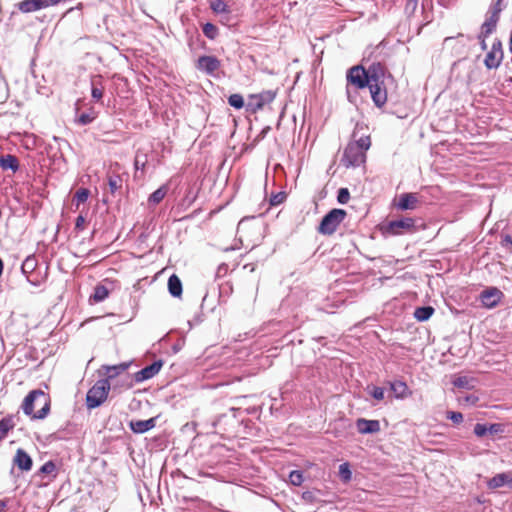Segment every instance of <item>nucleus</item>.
<instances>
[{
  "label": "nucleus",
  "instance_id": "obj_34",
  "mask_svg": "<svg viewBox=\"0 0 512 512\" xmlns=\"http://www.w3.org/2000/svg\"><path fill=\"white\" fill-rule=\"evenodd\" d=\"M453 385L458 388L470 389L473 386L471 385V379L466 376H459L453 380Z\"/></svg>",
  "mask_w": 512,
  "mask_h": 512
},
{
  "label": "nucleus",
  "instance_id": "obj_51",
  "mask_svg": "<svg viewBox=\"0 0 512 512\" xmlns=\"http://www.w3.org/2000/svg\"><path fill=\"white\" fill-rule=\"evenodd\" d=\"M479 38L481 39V47H482V49L485 50L487 48V45H486V42H485V38L486 37H480L479 36Z\"/></svg>",
  "mask_w": 512,
  "mask_h": 512
},
{
  "label": "nucleus",
  "instance_id": "obj_1",
  "mask_svg": "<svg viewBox=\"0 0 512 512\" xmlns=\"http://www.w3.org/2000/svg\"><path fill=\"white\" fill-rule=\"evenodd\" d=\"M51 404L52 400L48 393L34 389L25 396L21 408L31 420H43L49 415Z\"/></svg>",
  "mask_w": 512,
  "mask_h": 512
},
{
  "label": "nucleus",
  "instance_id": "obj_29",
  "mask_svg": "<svg viewBox=\"0 0 512 512\" xmlns=\"http://www.w3.org/2000/svg\"><path fill=\"white\" fill-rule=\"evenodd\" d=\"M167 193V187L161 186L149 196V203L158 204L160 203Z\"/></svg>",
  "mask_w": 512,
  "mask_h": 512
},
{
  "label": "nucleus",
  "instance_id": "obj_19",
  "mask_svg": "<svg viewBox=\"0 0 512 512\" xmlns=\"http://www.w3.org/2000/svg\"><path fill=\"white\" fill-rule=\"evenodd\" d=\"M390 388L398 399H405L412 395V391L404 381H394L390 383Z\"/></svg>",
  "mask_w": 512,
  "mask_h": 512
},
{
  "label": "nucleus",
  "instance_id": "obj_39",
  "mask_svg": "<svg viewBox=\"0 0 512 512\" xmlns=\"http://www.w3.org/2000/svg\"><path fill=\"white\" fill-rule=\"evenodd\" d=\"M350 199V193L347 188H340L338 191L337 200L341 204H346Z\"/></svg>",
  "mask_w": 512,
  "mask_h": 512
},
{
  "label": "nucleus",
  "instance_id": "obj_11",
  "mask_svg": "<svg viewBox=\"0 0 512 512\" xmlns=\"http://www.w3.org/2000/svg\"><path fill=\"white\" fill-rule=\"evenodd\" d=\"M503 59L502 44L500 41L493 43L491 50L487 53L484 64L488 69L497 68Z\"/></svg>",
  "mask_w": 512,
  "mask_h": 512
},
{
  "label": "nucleus",
  "instance_id": "obj_45",
  "mask_svg": "<svg viewBox=\"0 0 512 512\" xmlns=\"http://www.w3.org/2000/svg\"><path fill=\"white\" fill-rule=\"evenodd\" d=\"M488 432L491 433V434L503 433L504 432V426L502 424H499V423L491 424L488 427Z\"/></svg>",
  "mask_w": 512,
  "mask_h": 512
},
{
  "label": "nucleus",
  "instance_id": "obj_21",
  "mask_svg": "<svg viewBox=\"0 0 512 512\" xmlns=\"http://www.w3.org/2000/svg\"><path fill=\"white\" fill-rule=\"evenodd\" d=\"M510 474L509 473H499L492 477L487 485L489 489H497L504 485L509 487Z\"/></svg>",
  "mask_w": 512,
  "mask_h": 512
},
{
  "label": "nucleus",
  "instance_id": "obj_5",
  "mask_svg": "<svg viewBox=\"0 0 512 512\" xmlns=\"http://www.w3.org/2000/svg\"><path fill=\"white\" fill-rule=\"evenodd\" d=\"M347 213L343 209H332L321 220L318 232L322 235H332L345 219Z\"/></svg>",
  "mask_w": 512,
  "mask_h": 512
},
{
  "label": "nucleus",
  "instance_id": "obj_33",
  "mask_svg": "<svg viewBox=\"0 0 512 512\" xmlns=\"http://www.w3.org/2000/svg\"><path fill=\"white\" fill-rule=\"evenodd\" d=\"M90 195V191L87 188H80L74 194L73 200L77 202L76 206L78 207L80 203H84L87 201Z\"/></svg>",
  "mask_w": 512,
  "mask_h": 512
},
{
  "label": "nucleus",
  "instance_id": "obj_40",
  "mask_svg": "<svg viewBox=\"0 0 512 512\" xmlns=\"http://www.w3.org/2000/svg\"><path fill=\"white\" fill-rule=\"evenodd\" d=\"M447 418L456 424H460L463 421V415L460 412L449 411L447 412Z\"/></svg>",
  "mask_w": 512,
  "mask_h": 512
},
{
  "label": "nucleus",
  "instance_id": "obj_31",
  "mask_svg": "<svg viewBox=\"0 0 512 512\" xmlns=\"http://www.w3.org/2000/svg\"><path fill=\"white\" fill-rule=\"evenodd\" d=\"M203 34L213 40L218 35V28L212 23H205L202 27Z\"/></svg>",
  "mask_w": 512,
  "mask_h": 512
},
{
  "label": "nucleus",
  "instance_id": "obj_13",
  "mask_svg": "<svg viewBox=\"0 0 512 512\" xmlns=\"http://www.w3.org/2000/svg\"><path fill=\"white\" fill-rule=\"evenodd\" d=\"M418 198L415 193H403L399 196L397 202L394 203V206L401 211L404 210H414L418 205Z\"/></svg>",
  "mask_w": 512,
  "mask_h": 512
},
{
  "label": "nucleus",
  "instance_id": "obj_12",
  "mask_svg": "<svg viewBox=\"0 0 512 512\" xmlns=\"http://www.w3.org/2000/svg\"><path fill=\"white\" fill-rule=\"evenodd\" d=\"M119 169L120 165L115 163L107 172V184L112 195H115L123 186V179L119 174Z\"/></svg>",
  "mask_w": 512,
  "mask_h": 512
},
{
  "label": "nucleus",
  "instance_id": "obj_7",
  "mask_svg": "<svg viewBox=\"0 0 512 512\" xmlns=\"http://www.w3.org/2000/svg\"><path fill=\"white\" fill-rule=\"evenodd\" d=\"M346 80L347 86H353L357 90L369 88V78L366 69L362 65H355L349 68Z\"/></svg>",
  "mask_w": 512,
  "mask_h": 512
},
{
  "label": "nucleus",
  "instance_id": "obj_17",
  "mask_svg": "<svg viewBox=\"0 0 512 512\" xmlns=\"http://www.w3.org/2000/svg\"><path fill=\"white\" fill-rule=\"evenodd\" d=\"M129 426L134 433H145L155 427V418L148 420H132Z\"/></svg>",
  "mask_w": 512,
  "mask_h": 512
},
{
  "label": "nucleus",
  "instance_id": "obj_27",
  "mask_svg": "<svg viewBox=\"0 0 512 512\" xmlns=\"http://www.w3.org/2000/svg\"><path fill=\"white\" fill-rule=\"evenodd\" d=\"M109 295V290L104 285H97L94 289V293L91 296V300L94 302H101L105 300Z\"/></svg>",
  "mask_w": 512,
  "mask_h": 512
},
{
  "label": "nucleus",
  "instance_id": "obj_37",
  "mask_svg": "<svg viewBox=\"0 0 512 512\" xmlns=\"http://www.w3.org/2000/svg\"><path fill=\"white\" fill-rule=\"evenodd\" d=\"M303 473L298 470H294L289 474V481L294 486H300L303 483Z\"/></svg>",
  "mask_w": 512,
  "mask_h": 512
},
{
  "label": "nucleus",
  "instance_id": "obj_28",
  "mask_svg": "<svg viewBox=\"0 0 512 512\" xmlns=\"http://www.w3.org/2000/svg\"><path fill=\"white\" fill-rule=\"evenodd\" d=\"M97 114L94 110H90L87 113H81L75 119V122L79 125H87L95 120Z\"/></svg>",
  "mask_w": 512,
  "mask_h": 512
},
{
  "label": "nucleus",
  "instance_id": "obj_4",
  "mask_svg": "<svg viewBox=\"0 0 512 512\" xmlns=\"http://www.w3.org/2000/svg\"><path fill=\"white\" fill-rule=\"evenodd\" d=\"M110 391V382L108 379L98 380L87 392L86 406L88 409H94L103 404Z\"/></svg>",
  "mask_w": 512,
  "mask_h": 512
},
{
  "label": "nucleus",
  "instance_id": "obj_3",
  "mask_svg": "<svg viewBox=\"0 0 512 512\" xmlns=\"http://www.w3.org/2000/svg\"><path fill=\"white\" fill-rule=\"evenodd\" d=\"M371 147L370 135L361 136L350 141L344 149L342 164L349 167H358L366 162V152Z\"/></svg>",
  "mask_w": 512,
  "mask_h": 512
},
{
  "label": "nucleus",
  "instance_id": "obj_52",
  "mask_svg": "<svg viewBox=\"0 0 512 512\" xmlns=\"http://www.w3.org/2000/svg\"><path fill=\"white\" fill-rule=\"evenodd\" d=\"M2 272H3V261L0 258V276L2 275Z\"/></svg>",
  "mask_w": 512,
  "mask_h": 512
},
{
  "label": "nucleus",
  "instance_id": "obj_44",
  "mask_svg": "<svg viewBox=\"0 0 512 512\" xmlns=\"http://www.w3.org/2000/svg\"><path fill=\"white\" fill-rule=\"evenodd\" d=\"M85 228H86V219L84 216L79 215L76 218L75 229L78 231H83Z\"/></svg>",
  "mask_w": 512,
  "mask_h": 512
},
{
  "label": "nucleus",
  "instance_id": "obj_24",
  "mask_svg": "<svg viewBox=\"0 0 512 512\" xmlns=\"http://www.w3.org/2000/svg\"><path fill=\"white\" fill-rule=\"evenodd\" d=\"M92 98L96 101L102 99L104 94V87L101 83V77L98 76L92 80V89H91Z\"/></svg>",
  "mask_w": 512,
  "mask_h": 512
},
{
  "label": "nucleus",
  "instance_id": "obj_50",
  "mask_svg": "<svg viewBox=\"0 0 512 512\" xmlns=\"http://www.w3.org/2000/svg\"><path fill=\"white\" fill-rule=\"evenodd\" d=\"M7 508V502L4 500H0V512H5Z\"/></svg>",
  "mask_w": 512,
  "mask_h": 512
},
{
  "label": "nucleus",
  "instance_id": "obj_41",
  "mask_svg": "<svg viewBox=\"0 0 512 512\" xmlns=\"http://www.w3.org/2000/svg\"><path fill=\"white\" fill-rule=\"evenodd\" d=\"M474 433L478 437H483L488 433V427L484 424L477 423L474 426Z\"/></svg>",
  "mask_w": 512,
  "mask_h": 512
},
{
  "label": "nucleus",
  "instance_id": "obj_36",
  "mask_svg": "<svg viewBox=\"0 0 512 512\" xmlns=\"http://www.w3.org/2000/svg\"><path fill=\"white\" fill-rule=\"evenodd\" d=\"M287 198V194L283 191L281 192H278L276 194H272L270 199H269V203L271 206H278L280 204H282Z\"/></svg>",
  "mask_w": 512,
  "mask_h": 512
},
{
  "label": "nucleus",
  "instance_id": "obj_18",
  "mask_svg": "<svg viewBox=\"0 0 512 512\" xmlns=\"http://www.w3.org/2000/svg\"><path fill=\"white\" fill-rule=\"evenodd\" d=\"M499 20V10H494L490 17L482 24L480 37H487L491 34L497 25Z\"/></svg>",
  "mask_w": 512,
  "mask_h": 512
},
{
  "label": "nucleus",
  "instance_id": "obj_48",
  "mask_svg": "<svg viewBox=\"0 0 512 512\" xmlns=\"http://www.w3.org/2000/svg\"><path fill=\"white\" fill-rule=\"evenodd\" d=\"M134 166H135V168H136L137 170H138V169H142V170H143V169H144V167H145V162L140 163V162H139V160L136 158V159H135V162H134Z\"/></svg>",
  "mask_w": 512,
  "mask_h": 512
},
{
  "label": "nucleus",
  "instance_id": "obj_15",
  "mask_svg": "<svg viewBox=\"0 0 512 512\" xmlns=\"http://www.w3.org/2000/svg\"><path fill=\"white\" fill-rule=\"evenodd\" d=\"M13 464L21 471H29L32 468V459L26 451L19 448L13 458Z\"/></svg>",
  "mask_w": 512,
  "mask_h": 512
},
{
  "label": "nucleus",
  "instance_id": "obj_8",
  "mask_svg": "<svg viewBox=\"0 0 512 512\" xmlns=\"http://www.w3.org/2000/svg\"><path fill=\"white\" fill-rule=\"evenodd\" d=\"M416 231L415 220L411 217L393 220L384 227V232L389 235H401Z\"/></svg>",
  "mask_w": 512,
  "mask_h": 512
},
{
  "label": "nucleus",
  "instance_id": "obj_14",
  "mask_svg": "<svg viewBox=\"0 0 512 512\" xmlns=\"http://www.w3.org/2000/svg\"><path fill=\"white\" fill-rule=\"evenodd\" d=\"M356 427L360 434H374L380 431V422L378 420H367L359 418L356 420Z\"/></svg>",
  "mask_w": 512,
  "mask_h": 512
},
{
  "label": "nucleus",
  "instance_id": "obj_35",
  "mask_svg": "<svg viewBox=\"0 0 512 512\" xmlns=\"http://www.w3.org/2000/svg\"><path fill=\"white\" fill-rule=\"evenodd\" d=\"M339 476L344 482L351 480L352 473L348 463H343L339 466Z\"/></svg>",
  "mask_w": 512,
  "mask_h": 512
},
{
  "label": "nucleus",
  "instance_id": "obj_16",
  "mask_svg": "<svg viewBox=\"0 0 512 512\" xmlns=\"http://www.w3.org/2000/svg\"><path fill=\"white\" fill-rule=\"evenodd\" d=\"M162 368L161 361H155L136 373V381H143L154 377Z\"/></svg>",
  "mask_w": 512,
  "mask_h": 512
},
{
  "label": "nucleus",
  "instance_id": "obj_32",
  "mask_svg": "<svg viewBox=\"0 0 512 512\" xmlns=\"http://www.w3.org/2000/svg\"><path fill=\"white\" fill-rule=\"evenodd\" d=\"M228 103L230 106L236 108V109H241L244 107V99H243V96L241 94H231L228 98Z\"/></svg>",
  "mask_w": 512,
  "mask_h": 512
},
{
  "label": "nucleus",
  "instance_id": "obj_23",
  "mask_svg": "<svg viewBox=\"0 0 512 512\" xmlns=\"http://www.w3.org/2000/svg\"><path fill=\"white\" fill-rule=\"evenodd\" d=\"M168 290L173 297H181L182 295V282L180 278L173 274L168 279Z\"/></svg>",
  "mask_w": 512,
  "mask_h": 512
},
{
  "label": "nucleus",
  "instance_id": "obj_49",
  "mask_svg": "<svg viewBox=\"0 0 512 512\" xmlns=\"http://www.w3.org/2000/svg\"><path fill=\"white\" fill-rule=\"evenodd\" d=\"M269 130H270V127H269V126L265 127V128L260 132V134L258 135V138H264V137H265V135L269 132Z\"/></svg>",
  "mask_w": 512,
  "mask_h": 512
},
{
  "label": "nucleus",
  "instance_id": "obj_46",
  "mask_svg": "<svg viewBox=\"0 0 512 512\" xmlns=\"http://www.w3.org/2000/svg\"><path fill=\"white\" fill-rule=\"evenodd\" d=\"M503 247L512 251V237L510 235H505L501 241Z\"/></svg>",
  "mask_w": 512,
  "mask_h": 512
},
{
  "label": "nucleus",
  "instance_id": "obj_43",
  "mask_svg": "<svg viewBox=\"0 0 512 512\" xmlns=\"http://www.w3.org/2000/svg\"><path fill=\"white\" fill-rule=\"evenodd\" d=\"M40 470L42 473L52 474L56 470V465L52 461H48L41 467Z\"/></svg>",
  "mask_w": 512,
  "mask_h": 512
},
{
  "label": "nucleus",
  "instance_id": "obj_10",
  "mask_svg": "<svg viewBox=\"0 0 512 512\" xmlns=\"http://www.w3.org/2000/svg\"><path fill=\"white\" fill-rule=\"evenodd\" d=\"M504 294L501 290L496 287L488 288L481 292L480 300L484 307L494 308L503 298Z\"/></svg>",
  "mask_w": 512,
  "mask_h": 512
},
{
  "label": "nucleus",
  "instance_id": "obj_26",
  "mask_svg": "<svg viewBox=\"0 0 512 512\" xmlns=\"http://www.w3.org/2000/svg\"><path fill=\"white\" fill-rule=\"evenodd\" d=\"M211 10L216 13H229V7L224 0H209Z\"/></svg>",
  "mask_w": 512,
  "mask_h": 512
},
{
  "label": "nucleus",
  "instance_id": "obj_42",
  "mask_svg": "<svg viewBox=\"0 0 512 512\" xmlns=\"http://www.w3.org/2000/svg\"><path fill=\"white\" fill-rule=\"evenodd\" d=\"M371 395L376 400L381 401L384 399V389L381 387L374 386L371 390Z\"/></svg>",
  "mask_w": 512,
  "mask_h": 512
},
{
  "label": "nucleus",
  "instance_id": "obj_25",
  "mask_svg": "<svg viewBox=\"0 0 512 512\" xmlns=\"http://www.w3.org/2000/svg\"><path fill=\"white\" fill-rule=\"evenodd\" d=\"M434 313V308L431 306L418 307L414 311V317L418 321L428 320Z\"/></svg>",
  "mask_w": 512,
  "mask_h": 512
},
{
  "label": "nucleus",
  "instance_id": "obj_22",
  "mask_svg": "<svg viewBox=\"0 0 512 512\" xmlns=\"http://www.w3.org/2000/svg\"><path fill=\"white\" fill-rule=\"evenodd\" d=\"M0 167L3 170H12L16 172L19 169V161L16 156L7 154L0 157Z\"/></svg>",
  "mask_w": 512,
  "mask_h": 512
},
{
  "label": "nucleus",
  "instance_id": "obj_2",
  "mask_svg": "<svg viewBox=\"0 0 512 512\" xmlns=\"http://www.w3.org/2000/svg\"><path fill=\"white\" fill-rule=\"evenodd\" d=\"M366 72L369 78L371 98L377 107H382L387 102V91L384 85L386 68L380 62H376L372 63Z\"/></svg>",
  "mask_w": 512,
  "mask_h": 512
},
{
  "label": "nucleus",
  "instance_id": "obj_30",
  "mask_svg": "<svg viewBox=\"0 0 512 512\" xmlns=\"http://www.w3.org/2000/svg\"><path fill=\"white\" fill-rule=\"evenodd\" d=\"M104 368H105L106 373L108 375L107 379L109 380V378H113L118 373L125 371L128 368V364L121 363V364L115 365V366H105Z\"/></svg>",
  "mask_w": 512,
  "mask_h": 512
},
{
  "label": "nucleus",
  "instance_id": "obj_38",
  "mask_svg": "<svg viewBox=\"0 0 512 512\" xmlns=\"http://www.w3.org/2000/svg\"><path fill=\"white\" fill-rule=\"evenodd\" d=\"M35 267H36L35 259L28 257L25 259V261L22 264V271L24 273H30V272L34 271Z\"/></svg>",
  "mask_w": 512,
  "mask_h": 512
},
{
  "label": "nucleus",
  "instance_id": "obj_6",
  "mask_svg": "<svg viewBox=\"0 0 512 512\" xmlns=\"http://www.w3.org/2000/svg\"><path fill=\"white\" fill-rule=\"evenodd\" d=\"M276 97V91L265 90L257 94L248 96L246 109L248 112L255 114L262 110L266 105L272 103Z\"/></svg>",
  "mask_w": 512,
  "mask_h": 512
},
{
  "label": "nucleus",
  "instance_id": "obj_53",
  "mask_svg": "<svg viewBox=\"0 0 512 512\" xmlns=\"http://www.w3.org/2000/svg\"><path fill=\"white\" fill-rule=\"evenodd\" d=\"M509 489L512 490V477L510 476V480H509Z\"/></svg>",
  "mask_w": 512,
  "mask_h": 512
},
{
  "label": "nucleus",
  "instance_id": "obj_47",
  "mask_svg": "<svg viewBox=\"0 0 512 512\" xmlns=\"http://www.w3.org/2000/svg\"><path fill=\"white\" fill-rule=\"evenodd\" d=\"M478 400V397L475 395H470L464 398V401L471 405H475L478 402Z\"/></svg>",
  "mask_w": 512,
  "mask_h": 512
},
{
  "label": "nucleus",
  "instance_id": "obj_9",
  "mask_svg": "<svg viewBox=\"0 0 512 512\" xmlns=\"http://www.w3.org/2000/svg\"><path fill=\"white\" fill-rule=\"evenodd\" d=\"M221 67V61L215 56L203 55L196 61V68L207 75H214Z\"/></svg>",
  "mask_w": 512,
  "mask_h": 512
},
{
  "label": "nucleus",
  "instance_id": "obj_20",
  "mask_svg": "<svg viewBox=\"0 0 512 512\" xmlns=\"http://www.w3.org/2000/svg\"><path fill=\"white\" fill-rule=\"evenodd\" d=\"M15 427L14 417L7 415L0 420V443L8 436Z\"/></svg>",
  "mask_w": 512,
  "mask_h": 512
}]
</instances>
